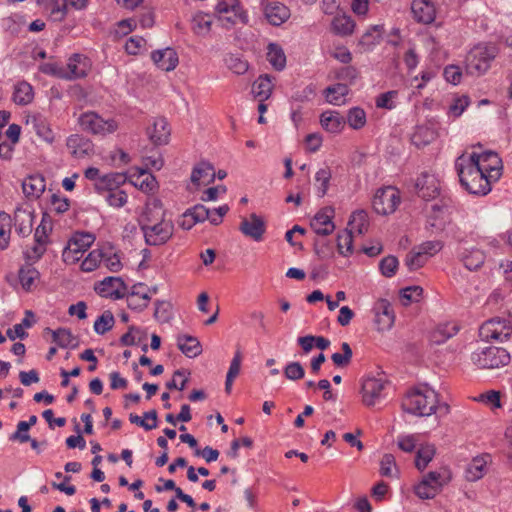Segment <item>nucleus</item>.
Wrapping results in <instances>:
<instances>
[{
    "label": "nucleus",
    "mask_w": 512,
    "mask_h": 512,
    "mask_svg": "<svg viewBox=\"0 0 512 512\" xmlns=\"http://www.w3.org/2000/svg\"><path fill=\"white\" fill-rule=\"evenodd\" d=\"M455 169L459 176L461 186L470 194L484 196L491 191V184L494 183L490 180L476 166V162L468 159L466 154L460 155L455 161Z\"/></svg>",
    "instance_id": "obj_1"
},
{
    "label": "nucleus",
    "mask_w": 512,
    "mask_h": 512,
    "mask_svg": "<svg viewBox=\"0 0 512 512\" xmlns=\"http://www.w3.org/2000/svg\"><path fill=\"white\" fill-rule=\"evenodd\" d=\"M437 394L434 390L413 389L403 398L401 406L404 412L425 417L436 413Z\"/></svg>",
    "instance_id": "obj_2"
},
{
    "label": "nucleus",
    "mask_w": 512,
    "mask_h": 512,
    "mask_svg": "<svg viewBox=\"0 0 512 512\" xmlns=\"http://www.w3.org/2000/svg\"><path fill=\"white\" fill-rule=\"evenodd\" d=\"M498 49L493 44H478L466 56V71L472 76H481L491 67L496 58Z\"/></svg>",
    "instance_id": "obj_3"
},
{
    "label": "nucleus",
    "mask_w": 512,
    "mask_h": 512,
    "mask_svg": "<svg viewBox=\"0 0 512 512\" xmlns=\"http://www.w3.org/2000/svg\"><path fill=\"white\" fill-rule=\"evenodd\" d=\"M509 352L501 347L489 346L472 353L471 360L481 369H495L510 362Z\"/></svg>",
    "instance_id": "obj_4"
},
{
    "label": "nucleus",
    "mask_w": 512,
    "mask_h": 512,
    "mask_svg": "<svg viewBox=\"0 0 512 512\" xmlns=\"http://www.w3.org/2000/svg\"><path fill=\"white\" fill-rule=\"evenodd\" d=\"M95 241V236L88 232L75 233L62 252V259L66 264H75Z\"/></svg>",
    "instance_id": "obj_5"
},
{
    "label": "nucleus",
    "mask_w": 512,
    "mask_h": 512,
    "mask_svg": "<svg viewBox=\"0 0 512 512\" xmlns=\"http://www.w3.org/2000/svg\"><path fill=\"white\" fill-rule=\"evenodd\" d=\"M467 157L468 159H472L473 162H476V166H478L490 180L496 182L500 179L503 164L502 159L496 152L491 150L481 153L472 152L467 155Z\"/></svg>",
    "instance_id": "obj_6"
},
{
    "label": "nucleus",
    "mask_w": 512,
    "mask_h": 512,
    "mask_svg": "<svg viewBox=\"0 0 512 512\" xmlns=\"http://www.w3.org/2000/svg\"><path fill=\"white\" fill-rule=\"evenodd\" d=\"M149 246L163 245L173 236L174 224L171 220L142 224L140 227Z\"/></svg>",
    "instance_id": "obj_7"
},
{
    "label": "nucleus",
    "mask_w": 512,
    "mask_h": 512,
    "mask_svg": "<svg viewBox=\"0 0 512 512\" xmlns=\"http://www.w3.org/2000/svg\"><path fill=\"white\" fill-rule=\"evenodd\" d=\"M512 333V326L509 321L501 318H492L481 325L479 336L484 341H504Z\"/></svg>",
    "instance_id": "obj_8"
},
{
    "label": "nucleus",
    "mask_w": 512,
    "mask_h": 512,
    "mask_svg": "<svg viewBox=\"0 0 512 512\" xmlns=\"http://www.w3.org/2000/svg\"><path fill=\"white\" fill-rule=\"evenodd\" d=\"M79 125L83 131L95 135H105L117 129V124L114 120H104L95 112L83 113L79 118Z\"/></svg>",
    "instance_id": "obj_9"
},
{
    "label": "nucleus",
    "mask_w": 512,
    "mask_h": 512,
    "mask_svg": "<svg viewBox=\"0 0 512 512\" xmlns=\"http://www.w3.org/2000/svg\"><path fill=\"white\" fill-rule=\"evenodd\" d=\"M399 203L398 191L392 187H387L376 192L372 206L377 214L388 215L396 210Z\"/></svg>",
    "instance_id": "obj_10"
},
{
    "label": "nucleus",
    "mask_w": 512,
    "mask_h": 512,
    "mask_svg": "<svg viewBox=\"0 0 512 512\" xmlns=\"http://www.w3.org/2000/svg\"><path fill=\"white\" fill-rule=\"evenodd\" d=\"M127 285L121 277H106L95 286V291L105 298L122 299L126 295Z\"/></svg>",
    "instance_id": "obj_11"
},
{
    "label": "nucleus",
    "mask_w": 512,
    "mask_h": 512,
    "mask_svg": "<svg viewBox=\"0 0 512 512\" xmlns=\"http://www.w3.org/2000/svg\"><path fill=\"white\" fill-rule=\"evenodd\" d=\"M417 194L425 201L436 199L441 193L440 182L434 174L423 172L415 184Z\"/></svg>",
    "instance_id": "obj_12"
},
{
    "label": "nucleus",
    "mask_w": 512,
    "mask_h": 512,
    "mask_svg": "<svg viewBox=\"0 0 512 512\" xmlns=\"http://www.w3.org/2000/svg\"><path fill=\"white\" fill-rule=\"evenodd\" d=\"M215 10L220 15L232 13V15L224 17L232 25L248 23L247 12L241 7L239 0H219Z\"/></svg>",
    "instance_id": "obj_13"
},
{
    "label": "nucleus",
    "mask_w": 512,
    "mask_h": 512,
    "mask_svg": "<svg viewBox=\"0 0 512 512\" xmlns=\"http://www.w3.org/2000/svg\"><path fill=\"white\" fill-rule=\"evenodd\" d=\"M239 230L246 237L260 242L266 232V224L262 217L252 213L248 218H242Z\"/></svg>",
    "instance_id": "obj_14"
},
{
    "label": "nucleus",
    "mask_w": 512,
    "mask_h": 512,
    "mask_svg": "<svg viewBox=\"0 0 512 512\" xmlns=\"http://www.w3.org/2000/svg\"><path fill=\"white\" fill-rule=\"evenodd\" d=\"M334 209L332 207H324L316 213L311 220L310 226L314 232L321 236H328L335 230L333 222Z\"/></svg>",
    "instance_id": "obj_15"
},
{
    "label": "nucleus",
    "mask_w": 512,
    "mask_h": 512,
    "mask_svg": "<svg viewBox=\"0 0 512 512\" xmlns=\"http://www.w3.org/2000/svg\"><path fill=\"white\" fill-rule=\"evenodd\" d=\"M373 312L378 331L389 330L393 326L395 314L388 300L379 299L373 307Z\"/></svg>",
    "instance_id": "obj_16"
},
{
    "label": "nucleus",
    "mask_w": 512,
    "mask_h": 512,
    "mask_svg": "<svg viewBox=\"0 0 512 512\" xmlns=\"http://www.w3.org/2000/svg\"><path fill=\"white\" fill-rule=\"evenodd\" d=\"M264 15L273 26H280L290 17V10L280 2L262 1Z\"/></svg>",
    "instance_id": "obj_17"
},
{
    "label": "nucleus",
    "mask_w": 512,
    "mask_h": 512,
    "mask_svg": "<svg viewBox=\"0 0 512 512\" xmlns=\"http://www.w3.org/2000/svg\"><path fill=\"white\" fill-rule=\"evenodd\" d=\"M385 382L377 378H367L362 383V401L366 406H374L381 397Z\"/></svg>",
    "instance_id": "obj_18"
},
{
    "label": "nucleus",
    "mask_w": 512,
    "mask_h": 512,
    "mask_svg": "<svg viewBox=\"0 0 512 512\" xmlns=\"http://www.w3.org/2000/svg\"><path fill=\"white\" fill-rule=\"evenodd\" d=\"M88 69V58L75 53L69 58L67 65L64 66V71L67 75L65 80H74L85 77L88 73Z\"/></svg>",
    "instance_id": "obj_19"
},
{
    "label": "nucleus",
    "mask_w": 512,
    "mask_h": 512,
    "mask_svg": "<svg viewBox=\"0 0 512 512\" xmlns=\"http://www.w3.org/2000/svg\"><path fill=\"white\" fill-rule=\"evenodd\" d=\"M66 146L74 158L81 159L93 153V143L79 135L73 134L67 138Z\"/></svg>",
    "instance_id": "obj_20"
},
{
    "label": "nucleus",
    "mask_w": 512,
    "mask_h": 512,
    "mask_svg": "<svg viewBox=\"0 0 512 512\" xmlns=\"http://www.w3.org/2000/svg\"><path fill=\"white\" fill-rule=\"evenodd\" d=\"M411 9L419 23L430 24L435 20L436 9L430 0H413Z\"/></svg>",
    "instance_id": "obj_21"
},
{
    "label": "nucleus",
    "mask_w": 512,
    "mask_h": 512,
    "mask_svg": "<svg viewBox=\"0 0 512 512\" xmlns=\"http://www.w3.org/2000/svg\"><path fill=\"white\" fill-rule=\"evenodd\" d=\"M151 58L155 65L163 71L174 70L179 62L176 51L169 47L152 52Z\"/></svg>",
    "instance_id": "obj_22"
},
{
    "label": "nucleus",
    "mask_w": 512,
    "mask_h": 512,
    "mask_svg": "<svg viewBox=\"0 0 512 512\" xmlns=\"http://www.w3.org/2000/svg\"><path fill=\"white\" fill-rule=\"evenodd\" d=\"M147 134L151 142L155 145H164L168 143L170 137V128L165 118H156L151 127H148Z\"/></svg>",
    "instance_id": "obj_23"
},
{
    "label": "nucleus",
    "mask_w": 512,
    "mask_h": 512,
    "mask_svg": "<svg viewBox=\"0 0 512 512\" xmlns=\"http://www.w3.org/2000/svg\"><path fill=\"white\" fill-rule=\"evenodd\" d=\"M125 297L128 307L132 310H143L148 306L150 300L143 283L133 285L129 293L126 291Z\"/></svg>",
    "instance_id": "obj_24"
},
{
    "label": "nucleus",
    "mask_w": 512,
    "mask_h": 512,
    "mask_svg": "<svg viewBox=\"0 0 512 512\" xmlns=\"http://www.w3.org/2000/svg\"><path fill=\"white\" fill-rule=\"evenodd\" d=\"M345 123V118L338 111L327 110L320 115V124L329 133H340L344 129Z\"/></svg>",
    "instance_id": "obj_25"
},
{
    "label": "nucleus",
    "mask_w": 512,
    "mask_h": 512,
    "mask_svg": "<svg viewBox=\"0 0 512 512\" xmlns=\"http://www.w3.org/2000/svg\"><path fill=\"white\" fill-rule=\"evenodd\" d=\"M126 182V176L123 173H108L99 179L95 184V189L99 193L118 190Z\"/></svg>",
    "instance_id": "obj_26"
},
{
    "label": "nucleus",
    "mask_w": 512,
    "mask_h": 512,
    "mask_svg": "<svg viewBox=\"0 0 512 512\" xmlns=\"http://www.w3.org/2000/svg\"><path fill=\"white\" fill-rule=\"evenodd\" d=\"M177 347L186 357L189 358L197 357L202 352V346L199 340L191 335H178Z\"/></svg>",
    "instance_id": "obj_27"
},
{
    "label": "nucleus",
    "mask_w": 512,
    "mask_h": 512,
    "mask_svg": "<svg viewBox=\"0 0 512 512\" xmlns=\"http://www.w3.org/2000/svg\"><path fill=\"white\" fill-rule=\"evenodd\" d=\"M165 210L159 200H154L148 203L145 207L143 214L140 217L139 224L156 223L159 221H165Z\"/></svg>",
    "instance_id": "obj_28"
},
{
    "label": "nucleus",
    "mask_w": 512,
    "mask_h": 512,
    "mask_svg": "<svg viewBox=\"0 0 512 512\" xmlns=\"http://www.w3.org/2000/svg\"><path fill=\"white\" fill-rule=\"evenodd\" d=\"M485 258V253L482 250L474 247L470 249H464L460 253L461 262L470 271L479 269L484 264Z\"/></svg>",
    "instance_id": "obj_29"
},
{
    "label": "nucleus",
    "mask_w": 512,
    "mask_h": 512,
    "mask_svg": "<svg viewBox=\"0 0 512 512\" xmlns=\"http://www.w3.org/2000/svg\"><path fill=\"white\" fill-rule=\"evenodd\" d=\"M45 187V178L40 174L30 175L22 183L23 192L27 197H40Z\"/></svg>",
    "instance_id": "obj_30"
},
{
    "label": "nucleus",
    "mask_w": 512,
    "mask_h": 512,
    "mask_svg": "<svg viewBox=\"0 0 512 512\" xmlns=\"http://www.w3.org/2000/svg\"><path fill=\"white\" fill-rule=\"evenodd\" d=\"M14 226L18 235L28 236L32 232L33 214L24 209H17L14 213Z\"/></svg>",
    "instance_id": "obj_31"
},
{
    "label": "nucleus",
    "mask_w": 512,
    "mask_h": 512,
    "mask_svg": "<svg viewBox=\"0 0 512 512\" xmlns=\"http://www.w3.org/2000/svg\"><path fill=\"white\" fill-rule=\"evenodd\" d=\"M47 331L52 334L53 341L61 348L74 349L79 345L78 338L72 334L70 329L58 328L56 330H51L47 328Z\"/></svg>",
    "instance_id": "obj_32"
},
{
    "label": "nucleus",
    "mask_w": 512,
    "mask_h": 512,
    "mask_svg": "<svg viewBox=\"0 0 512 512\" xmlns=\"http://www.w3.org/2000/svg\"><path fill=\"white\" fill-rule=\"evenodd\" d=\"M273 83L269 75L259 76L252 86V93L259 102L266 101L272 94Z\"/></svg>",
    "instance_id": "obj_33"
},
{
    "label": "nucleus",
    "mask_w": 512,
    "mask_h": 512,
    "mask_svg": "<svg viewBox=\"0 0 512 512\" xmlns=\"http://www.w3.org/2000/svg\"><path fill=\"white\" fill-rule=\"evenodd\" d=\"M19 282L26 292H30L35 282L39 280L40 273L30 263L23 265L18 272Z\"/></svg>",
    "instance_id": "obj_34"
},
{
    "label": "nucleus",
    "mask_w": 512,
    "mask_h": 512,
    "mask_svg": "<svg viewBox=\"0 0 512 512\" xmlns=\"http://www.w3.org/2000/svg\"><path fill=\"white\" fill-rule=\"evenodd\" d=\"M332 31L340 36L351 35L355 28L354 20L346 14H337L331 23Z\"/></svg>",
    "instance_id": "obj_35"
},
{
    "label": "nucleus",
    "mask_w": 512,
    "mask_h": 512,
    "mask_svg": "<svg viewBox=\"0 0 512 512\" xmlns=\"http://www.w3.org/2000/svg\"><path fill=\"white\" fill-rule=\"evenodd\" d=\"M129 421L132 424L138 425L145 429L146 431H150L152 429L157 428L158 426V414L155 409H152L150 411L144 412L143 417L131 413L129 415Z\"/></svg>",
    "instance_id": "obj_36"
},
{
    "label": "nucleus",
    "mask_w": 512,
    "mask_h": 512,
    "mask_svg": "<svg viewBox=\"0 0 512 512\" xmlns=\"http://www.w3.org/2000/svg\"><path fill=\"white\" fill-rule=\"evenodd\" d=\"M214 178V168L210 163L207 162H201L193 169L191 174V181L196 185H199L201 181L209 184L213 182Z\"/></svg>",
    "instance_id": "obj_37"
},
{
    "label": "nucleus",
    "mask_w": 512,
    "mask_h": 512,
    "mask_svg": "<svg viewBox=\"0 0 512 512\" xmlns=\"http://www.w3.org/2000/svg\"><path fill=\"white\" fill-rule=\"evenodd\" d=\"M34 98V92L32 86L26 82H19L13 92V101L17 105L25 106L32 102Z\"/></svg>",
    "instance_id": "obj_38"
},
{
    "label": "nucleus",
    "mask_w": 512,
    "mask_h": 512,
    "mask_svg": "<svg viewBox=\"0 0 512 512\" xmlns=\"http://www.w3.org/2000/svg\"><path fill=\"white\" fill-rule=\"evenodd\" d=\"M423 480L432 485L438 492L451 480V472L448 468L439 471H431L423 477Z\"/></svg>",
    "instance_id": "obj_39"
},
{
    "label": "nucleus",
    "mask_w": 512,
    "mask_h": 512,
    "mask_svg": "<svg viewBox=\"0 0 512 512\" xmlns=\"http://www.w3.org/2000/svg\"><path fill=\"white\" fill-rule=\"evenodd\" d=\"M267 59L277 71H281L286 66V56L283 49L276 43L268 45Z\"/></svg>",
    "instance_id": "obj_40"
},
{
    "label": "nucleus",
    "mask_w": 512,
    "mask_h": 512,
    "mask_svg": "<svg viewBox=\"0 0 512 512\" xmlns=\"http://www.w3.org/2000/svg\"><path fill=\"white\" fill-rule=\"evenodd\" d=\"M348 226L350 227L349 230L357 232L358 234H364L367 232L369 227L367 212L364 210H357L353 212L349 219Z\"/></svg>",
    "instance_id": "obj_41"
},
{
    "label": "nucleus",
    "mask_w": 512,
    "mask_h": 512,
    "mask_svg": "<svg viewBox=\"0 0 512 512\" xmlns=\"http://www.w3.org/2000/svg\"><path fill=\"white\" fill-rule=\"evenodd\" d=\"M348 87L345 84L338 83L325 89V97L328 103L333 105L343 104V98L348 94Z\"/></svg>",
    "instance_id": "obj_42"
},
{
    "label": "nucleus",
    "mask_w": 512,
    "mask_h": 512,
    "mask_svg": "<svg viewBox=\"0 0 512 512\" xmlns=\"http://www.w3.org/2000/svg\"><path fill=\"white\" fill-rule=\"evenodd\" d=\"M436 453V448L433 444H424L421 445L416 453L415 465L420 470L423 471L429 462L433 459Z\"/></svg>",
    "instance_id": "obj_43"
},
{
    "label": "nucleus",
    "mask_w": 512,
    "mask_h": 512,
    "mask_svg": "<svg viewBox=\"0 0 512 512\" xmlns=\"http://www.w3.org/2000/svg\"><path fill=\"white\" fill-rule=\"evenodd\" d=\"M459 331V326L456 323H445L439 325L433 332L432 339L435 343L441 344L455 336Z\"/></svg>",
    "instance_id": "obj_44"
},
{
    "label": "nucleus",
    "mask_w": 512,
    "mask_h": 512,
    "mask_svg": "<svg viewBox=\"0 0 512 512\" xmlns=\"http://www.w3.org/2000/svg\"><path fill=\"white\" fill-rule=\"evenodd\" d=\"M486 460L483 457H475L466 468V479L474 482L481 479L484 475Z\"/></svg>",
    "instance_id": "obj_45"
},
{
    "label": "nucleus",
    "mask_w": 512,
    "mask_h": 512,
    "mask_svg": "<svg viewBox=\"0 0 512 512\" xmlns=\"http://www.w3.org/2000/svg\"><path fill=\"white\" fill-rule=\"evenodd\" d=\"M438 198V201L431 206L434 219L442 218L444 215L451 213L454 207L451 197L442 194Z\"/></svg>",
    "instance_id": "obj_46"
},
{
    "label": "nucleus",
    "mask_w": 512,
    "mask_h": 512,
    "mask_svg": "<svg viewBox=\"0 0 512 512\" xmlns=\"http://www.w3.org/2000/svg\"><path fill=\"white\" fill-rule=\"evenodd\" d=\"M353 232L352 230L344 229L337 235V249L339 254L348 256L353 252Z\"/></svg>",
    "instance_id": "obj_47"
},
{
    "label": "nucleus",
    "mask_w": 512,
    "mask_h": 512,
    "mask_svg": "<svg viewBox=\"0 0 512 512\" xmlns=\"http://www.w3.org/2000/svg\"><path fill=\"white\" fill-rule=\"evenodd\" d=\"M211 16L202 12L196 13L192 18V29L198 35H207L211 29Z\"/></svg>",
    "instance_id": "obj_48"
},
{
    "label": "nucleus",
    "mask_w": 512,
    "mask_h": 512,
    "mask_svg": "<svg viewBox=\"0 0 512 512\" xmlns=\"http://www.w3.org/2000/svg\"><path fill=\"white\" fill-rule=\"evenodd\" d=\"M224 61L227 68L237 75H243L248 71L249 64L240 55L228 54Z\"/></svg>",
    "instance_id": "obj_49"
},
{
    "label": "nucleus",
    "mask_w": 512,
    "mask_h": 512,
    "mask_svg": "<svg viewBox=\"0 0 512 512\" xmlns=\"http://www.w3.org/2000/svg\"><path fill=\"white\" fill-rule=\"evenodd\" d=\"M115 324V318L110 310L104 311L94 322V331L99 335H104L110 331Z\"/></svg>",
    "instance_id": "obj_50"
},
{
    "label": "nucleus",
    "mask_w": 512,
    "mask_h": 512,
    "mask_svg": "<svg viewBox=\"0 0 512 512\" xmlns=\"http://www.w3.org/2000/svg\"><path fill=\"white\" fill-rule=\"evenodd\" d=\"M12 218L9 214L0 212V249L4 250L8 247L10 241V228Z\"/></svg>",
    "instance_id": "obj_51"
},
{
    "label": "nucleus",
    "mask_w": 512,
    "mask_h": 512,
    "mask_svg": "<svg viewBox=\"0 0 512 512\" xmlns=\"http://www.w3.org/2000/svg\"><path fill=\"white\" fill-rule=\"evenodd\" d=\"M428 258L421 253L415 246L405 258V265L410 271H415L422 268L427 262Z\"/></svg>",
    "instance_id": "obj_52"
},
{
    "label": "nucleus",
    "mask_w": 512,
    "mask_h": 512,
    "mask_svg": "<svg viewBox=\"0 0 512 512\" xmlns=\"http://www.w3.org/2000/svg\"><path fill=\"white\" fill-rule=\"evenodd\" d=\"M104 251L101 249L92 250L81 263V270L84 272L94 271L102 262Z\"/></svg>",
    "instance_id": "obj_53"
},
{
    "label": "nucleus",
    "mask_w": 512,
    "mask_h": 512,
    "mask_svg": "<svg viewBox=\"0 0 512 512\" xmlns=\"http://www.w3.org/2000/svg\"><path fill=\"white\" fill-rule=\"evenodd\" d=\"M347 123L354 129L359 130L366 124V113L360 107H353L347 113Z\"/></svg>",
    "instance_id": "obj_54"
},
{
    "label": "nucleus",
    "mask_w": 512,
    "mask_h": 512,
    "mask_svg": "<svg viewBox=\"0 0 512 512\" xmlns=\"http://www.w3.org/2000/svg\"><path fill=\"white\" fill-rule=\"evenodd\" d=\"M384 28L382 25L370 27L361 37V44L371 46L380 42Z\"/></svg>",
    "instance_id": "obj_55"
},
{
    "label": "nucleus",
    "mask_w": 512,
    "mask_h": 512,
    "mask_svg": "<svg viewBox=\"0 0 512 512\" xmlns=\"http://www.w3.org/2000/svg\"><path fill=\"white\" fill-rule=\"evenodd\" d=\"M156 184L157 182L155 177L145 170L140 171L136 181L134 182V185L139 186V188L144 192L153 191L156 188Z\"/></svg>",
    "instance_id": "obj_56"
},
{
    "label": "nucleus",
    "mask_w": 512,
    "mask_h": 512,
    "mask_svg": "<svg viewBox=\"0 0 512 512\" xmlns=\"http://www.w3.org/2000/svg\"><path fill=\"white\" fill-rule=\"evenodd\" d=\"M343 353H334L331 356L333 363L338 367H345L350 364L353 352L350 345L347 342H343L341 345Z\"/></svg>",
    "instance_id": "obj_57"
},
{
    "label": "nucleus",
    "mask_w": 512,
    "mask_h": 512,
    "mask_svg": "<svg viewBox=\"0 0 512 512\" xmlns=\"http://www.w3.org/2000/svg\"><path fill=\"white\" fill-rule=\"evenodd\" d=\"M107 203L114 208H121L127 203L128 196L123 190H112L104 193Z\"/></svg>",
    "instance_id": "obj_58"
},
{
    "label": "nucleus",
    "mask_w": 512,
    "mask_h": 512,
    "mask_svg": "<svg viewBox=\"0 0 512 512\" xmlns=\"http://www.w3.org/2000/svg\"><path fill=\"white\" fill-rule=\"evenodd\" d=\"M443 246H444V244L441 240H431V241H425L416 247L419 251H421V253L423 255H425L428 259H430L432 256H434L438 252H440L442 250Z\"/></svg>",
    "instance_id": "obj_59"
},
{
    "label": "nucleus",
    "mask_w": 512,
    "mask_h": 512,
    "mask_svg": "<svg viewBox=\"0 0 512 512\" xmlns=\"http://www.w3.org/2000/svg\"><path fill=\"white\" fill-rule=\"evenodd\" d=\"M423 289L420 286H409L406 288H403L400 291V297L403 300V305L407 306L412 301H419L420 297L422 296Z\"/></svg>",
    "instance_id": "obj_60"
},
{
    "label": "nucleus",
    "mask_w": 512,
    "mask_h": 512,
    "mask_svg": "<svg viewBox=\"0 0 512 512\" xmlns=\"http://www.w3.org/2000/svg\"><path fill=\"white\" fill-rule=\"evenodd\" d=\"M398 259L395 256L389 255L387 257H384L380 263L379 268L381 273L385 277H392L398 268Z\"/></svg>",
    "instance_id": "obj_61"
},
{
    "label": "nucleus",
    "mask_w": 512,
    "mask_h": 512,
    "mask_svg": "<svg viewBox=\"0 0 512 512\" xmlns=\"http://www.w3.org/2000/svg\"><path fill=\"white\" fill-rule=\"evenodd\" d=\"M330 179L331 171L329 168H322L316 172L315 180L317 183H319L318 191L320 197H323L326 194Z\"/></svg>",
    "instance_id": "obj_62"
},
{
    "label": "nucleus",
    "mask_w": 512,
    "mask_h": 512,
    "mask_svg": "<svg viewBox=\"0 0 512 512\" xmlns=\"http://www.w3.org/2000/svg\"><path fill=\"white\" fill-rule=\"evenodd\" d=\"M284 375L287 379L296 381L304 377L305 371L299 362H290L284 368Z\"/></svg>",
    "instance_id": "obj_63"
},
{
    "label": "nucleus",
    "mask_w": 512,
    "mask_h": 512,
    "mask_svg": "<svg viewBox=\"0 0 512 512\" xmlns=\"http://www.w3.org/2000/svg\"><path fill=\"white\" fill-rule=\"evenodd\" d=\"M187 215H190L195 222L210 221L211 210L202 204H197L194 207L187 210Z\"/></svg>",
    "instance_id": "obj_64"
}]
</instances>
